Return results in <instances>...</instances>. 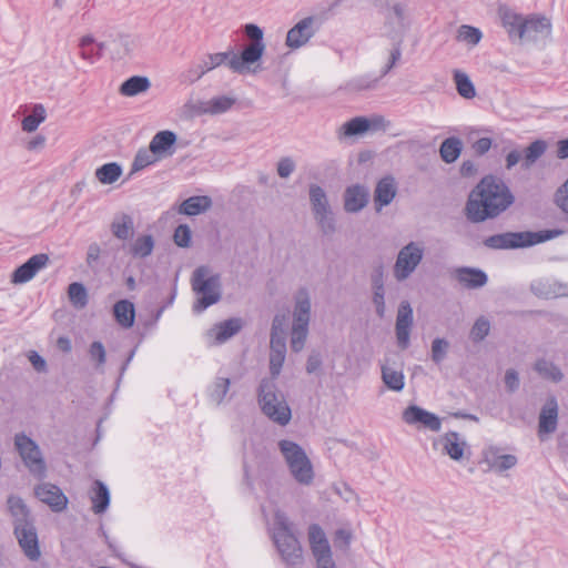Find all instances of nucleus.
Wrapping results in <instances>:
<instances>
[{"label":"nucleus","instance_id":"obj_1","mask_svg":"<svg viewBox=\"0 0 568 568\" xmlns=\"http://www.w3.org/2000/svg\"><path fill=\"white\" fill-rule=\"evenodd\" d=\"M244 33L251 42L243 48L240 54L234 52L233 49L225 52L210 53L196 67L184 73V81L194 83L205 73L225 63L232 72L245 73L250 64L261 60L265 51V43L263 41V30L257 24H245Z\"/></svg>","mask_w":568,"mask_h":568},{"label":"nucleus","instance_id":"obj_2","mask_svg":"<svg viewBox=\"0 0 568 568\" xmlns=\"http://www.w3.org/2000/svg\"><path fill=\"white\" fill-rule=\"evenodd\" d=\"M515 203L509 186L499 178L487 175L470 191L465 214L471 223L498 217Z\"/></svg>","mask_w":568,"mask_h":568},{"label":"nucleus","instance_id":"obj_3","mask_svg":"<svg viewBox=\"0 0 568 568\" xmlns=\"http://www.w3.org/2000/svg\"><path fill=\"white\" fill-rule=\"evenodd\" d=\"M257 402L262 413L273 423L286 426L292 418V410L275 379L263 378L257 389Z\"/></svg>","mask_w":568,"mask_h":568},{"label":"nucleus","instance_id":"obj_4","mask_svg":"<svg viewBox=\"0 0 568 568\" xmlns=\"http://www.w3.org/2000/svg\"><path fill=\"white\" fill-rule=\"evenodd\" d=\"M278 450L296 483L310 486L314 481V468L304 448L290 439H281L277 443Z\"/></svg>","mask_w":568,"mask_h":568},{"label":"nucleus","instance_id":"obj_5","mask_svg":"<svg viewBox=\"0 0 568 568\" xmlns=\"http://www.w3.org/2000/svg\"><path fill=\"white\" fill-rule=\"evenodd\" d=\"M192 290L199 295L193 311L201 313L221 300V276L213 274L209 266L202 265L193 271Z\"/></svg>","mask_w":568,"mask_h":568},{"label":"nucleus","instance_id":"obj_6","mask_svg":"<svg viewBox=\"0 0 568 568\" xmlns=\"http://www.w3.org/2000/svg\"><path fill=\"white\" fill-rule=\"evenodd\" d=\"M561 234L559 230H545L538 232H505L488 236L484 241V245L493 250H514L529 247Z\"/></svg>","mask_w":568,"mask_h":568},{"label":"nucleus","instance_id":"obj_7","mask_svg":"<svg viewBox=\"0 0 568 568\" xmlns=\"http://www.w3.org/2000/svg\"><path fill=\"white\" fill-rule=\"evenodd\" d=\"M311 297L306 288H300L294 296L291 348L300 353L306 343L311 321Z\"/></svg>","mask_w":568,"mask_h":568},{"label":"nucleus","instance_id":"obj_8","mask_svg":"<svg viewBox=\"0 0 568 568\" xmlns=\"http://www.w3.org/2000/svg\"><path fill=\"white\" fill-rule=\"evenodd\" d=\"M310 204L314 220L324 235H332L336 231V220L325 190L311 184L308 189Z\"/></svg>","mask_w":568,"mask_h":568},{"label":"nucleus","instance_id":"obj_9","mask_svg":"<svg viewBox=\"0 0 568 568\" xmlns=\"http://www.w3.org/2000/svg\"><path fill=\"white\" fill-rule=\"evenodd\" d=\"M14 446L29 473L37 479L47 477V464L39 445L23 433L14 437Z\"/></svg>","mask_w":568,"mask_h":568},{"label":"nucleus","instance_id":"obj_10","mask_svg":"<svg viewBox=\"0 0 568 568\" xmlns=\"http://www.w3.org/2000/svg\"><path fill=\"white\" fill-rule=\"evenodd\" d=\"M424 257V246L419 242L412 241L404 245L397 253L393 266V275L397 282H404L417 270Z\"/></svg>","mask_w":568,"mask_h":568},{"label":"nucleus","instance_id":"obj_11","mask_svg":"<svg viewBox=\"0 0 568 568\" xmlns=\"http://www.w3.org/2000/svg\"><path fill=\"white\" fill-rule=\"evenodd\" d=\"M321 22L317 17L308 16L294 24L286 33L285 44L291 50L300 49L317 33Z\"/></svg>","mask_w":568,"mask_h":568},{"label":"nucleus","instance_id":"obj_12","mask_svg":"<svg viewBox=\"0 0 568 568\" xmlns=\"http://www.w3.org/2000/svg\"><path fill=\"white\" fill-rule=\"evenodd\" d=\"M385 27L387 29V37H389L394 43L403 42V37L409 27L408 12L404 4L394 3L388 8Z\"/></svg>","mask_w":568,"mask_h":568},{"label":"nucleus","instance_id":"obj_13","mask_svg":"<svg viewBox=\"0 0 568 568\" xmlns=\"http://www.w3.org/2000/svg\"><path fill=\"white\" fill-rule=\"evenodd\" d=\"M308 540L317 568L331 565L334 561L329 542L320 525L312 524L308 527Z\"/></svg>","mask_w":568,"mask_h":568},{"label":"nucleus","instance_id":"obj_14","mask_svg":"<svg viewBox=\"0 0 568 568\" xmlns=\"http://www.w3.org/2000/svg\"><path fill=\"white\" fill-rule=\"evenodd\" d=\"M14 535L24 556L31 561H37L41 556V551L33 523L16 526Z\"/></svg>","mask_w":568,"mask_h":568},{"label":"nucleus","instance_id":"obj_15","mask_svg":"<svg viewBox=\"0 0 568 568\" xmlns=\"http://www.w3.org/2000/svg\"><path fill=\"white\" fill-rule=\"evenodd\" d=\"M402 418L408 425H420L432 432H439L442 428V419L437 415L417 405L406 407Z\"/></svg>","mask_w":568,"mask_h":568},{"label":"nucleus","instance_id":"obj_16","mask_svg":"<svg viewBox=\"0 0 568 568\" xmlns=\"http://www.w3.org/2000/svg\"><path fill=\"white\" fill-rule=\"evenodd\" d=\"M275 545L282 558L288 565H295L302 559V548L293 532L276 531L274 534Z\"/></svg>","mask_w":568,"mask_h":568},{"label":"nucleus","instance_id":"obj_17","mask_svg":"<svg viewBox=\"0 0 568 568\" xmlns=\"http://www.w3.org/2000/svg\"><path fill=\"white\" fill-rule=\"evenodd\" d=\"M559 406L555 396H549L542 405L538 417V436L542 440L545 435L556 432L558 426Z\"/></svg>","mask_w":568,"mask_h":568},{"label":"nucleus","instance_id":"obj_18","mask_svg":"<svg viewBox=\"0 0 568 568\" xmlns=\"http://www.w3.org/2000/svg\"><path fill=\"white\" fill-rule=\"evenodd\" d=\"M243 327V321L239 317L229 318L215 324L205 336L210 345H220L236 335Z\"/></svg>","mask_w":568,"mask_h":568},{"label":"nucleus","instance_id":"obj_19","mask_svg":"<svg viewBox=\"0 0 568 568\" xmlns=\"http://www.w3.org/2000/svg\"><path fill=\"white\" fill-rule=\"evenodd\" d=\"M413 325V308L407 301H403L397 311L395 333L398 346L406 349L409 345L410 328Z\"/></svg>","mask_w":568,"mask_h":568},{"label":"nucleus","instance_id":"obj_20","mask_svg":"<svg viewBox=\"0 0 568 568\" xmlns=\"http://www.w3.org/2000/svg\"><path fill=\"white\" fill-rule=\"evenodd\" d=\"M523 27L524 30H521V40L536 42L539 40L549 39L551 36V22L546 17H527Z\"/></svg>","mask_w":568,"mask_h":568},{"label":"nucleus","instance_id":"obj_21","mask_svg":"<svg viewBox=\"0 0 568 568\" xmlns=\"http://www.w3.org/2000/svg\"><path fill=\"white\" fill-rule=\"evenodd\" d=\"M34 495L42 503L47 504L53 511H62L67 508L68 498L55 485L42 483L34 488Z\"/></svg>","mask_w":568,"mask_h":568},{"label":"nucleus","instance_id":"obj_22","mask_svg":"<svg viewBox=\"0 0 568 568\" xmlns=\"http://www.w3.org/2000/svg\"><path fill=\"white\" fill-rule=\"evenodd\" d=\"M49 261L50 260L47 254L41 253L31 256L27 262L13 271L11 282L13 284H23L29 282L40 270L48 265Z\"/></svg>","mask_w":568,"mask_h":568},{"label":"nucleus","instance_id":"obj_23","mask_svg":"<svg viewBox=\"0 0 568 568\" xmlns=\"http://www.w3.org/2000/svg\"><path fill=\"white\" fill-rule=\"evenodd\" d=\"M531 292L541 298L568 297V283L551 278H538L530 284Z\"/></svg>","mask_w":568,"mask_h":568},{"label":"nucleus","instance_id":"obj_24","mask_svg":"<svg viewBox=\"0 0 568 568\" xmlns=\"http://www.w3.org/2000/svg\"><path fill=\"white\" fill-rule=\"evenodd\" d=\"M440 446L443 454L448 455L454 460H460L467 448L466 440L457 432H447L440 436L434 446Z\"/></svg>","mask_w":568,"mask_h":568},{"label":"nucleus","instance_id":"obj_25","mask_svg":"<svg viewBox=\"0 0 568 568\" xmlns=\"http://www.w3.org/2000/svg\"><path fill=\"white\" fill-rule=\"evenodd\" d=\"M369 191L366 186L354 184L344 192V210L348 213H356L363 210L368 203Z\"/></svg>","mask_w":568,"mask_h":568},{"label":"nucleus","instance_id":"obj_26","mask_svg":"<svg viewBox=\"0 0 568 568\" xmlns=\"http://www.w3.org/2000/svg\"><path fill=\"white\" fill-rule=\"evenodd\" d=\"M397 193L396 181L392 175L382 178L374 191L375 209L379 212L384 206L392 203Z\"/></svg>","mask_w":568,"mask_h":568},{"label":"nucleus","instance_id":"obj_27","mask_svg":"<svg viewBox=\"0 0 568 568\" xmlns=\"http://www.w3.org/2000/svg\"><path fill=\"white\" fill-rule=\"evenodd\" d=\"M176 134L173 131L164 130L159 131L151 140L149 146L158 159H163L174 153V145L176 142Z\"/></svg>","mask_w":568,"mask_h":568},{"label":"nucleus","instance_id":"obj_28","mask_svg":"<svg viewBox=\"0 0 568 568\" xmlns=\"http://www.w3.org/2000/svg\"><path fill=\"white\" fill-rule=\"evenodd\" d=\"M136 47V39L130 34H119L109 41L108 51L112 59L123 60L130 57Z\"/></svg>","mask_w":568,"mask_h":568},{"label":"nucleus","instance_id":"obj_29","mask_svg":"<svg viewBox=\"0 0 568 568\" xmlns=\"http://www.w3.org/2000/svg\"><path fill=\"white\" fill-rule=\"evenodd\" d=\"M457 281L466 288H479L486 285L488 277L479 268L459 267L456 270Z\"/></svg>","mask_w":568,"mask_h":568},{"label":"nucleus","instance_id":"obj_30","mask_svg":"<svg viewBox=\"0 0 568 568\" xmlns=\"http://www.w3.org/2000/svg\"><path fill=\"white\" fill-rule=\"evenodd\" d=\"M270 349V374L271 378L276 379L285 361L286 342L284 339L271 338Z\"/></svg>","mask_w":568,"mask_h":568},{"label":"nucleus","instance_id":"obj_31","mask_svg":"<svg viewBox=\"0 0 568 568\" xmlns=\"http://www.w3.org/2000/svg\"><path fill=\"white\" fill-rule=\"evenodd\" d=\"M110 231L112 235L120 241H128L134 234V220L126 213L116 214L111 224Z\"/></svg>","mask_w":568,"mask_h":568},{"label":"nucleus","instance_id":"obj_32","mask_svg":"<svg viewBox=\"0 0 568 568\" xmlns=\"http://www.w3.org/2000/svg\"><path fill=\"white\" fill-rule=\"evenodd\" d=\"M485 459L489 464L490 468L497 471L508 470L517 464V457L515 455H499L497 447L487 448L485 450Z\"/></svg>","mask_w":568,"mask_h":568},{"label":"nucleus","instance_id":"obj_33","mask_svg":"<svg viewBox=\"0 0 568 568\" xmlns=\"http://www.w3.org/2000/svg\"><path fill=\"white\" fill-rule=\"evenodd\" d=\"M211 206V197L196 195L184 200L180 205L179 212L184 215L194 216L206 212Z\"/></svg>","mask_w":568,"mask_h":568},{"label":"nucleus","instance_id":"obj_34","mask_svg":"<svg viewBox=\"0 0 568 568\" xmlns=\"http://www.w3.org/2000/svg\"><path fill=\"white\" fill-rule=\"evenodd\" d=\"M90 499L92 501V510L95 514L104 513L110 504V493L106 485L101 480H95L91 489Z\"/></svg>","mask_w":568,"mask_h":568},{"label":"nucleus","instance_id":"obj_35","mask_svg":"<svg viewBox=\"0 0 568 568\" xmlns=\"http://www.w3.org/2000/svg\"><path fill=\"white\" fill-rule=\"evenodd\" d=\"M113 314L119 325L130 328L134 324L135 308L134 304L128 300H121L113 306Z\"/></svg>","mask_w":568,"mask_h":568},{"label":"nucleus","instance_id":"obj_36","mask_svg":"<svg viewBox=\"0 0 568 568\" xmlns=\"http://www.w3.org/2000/svg\"><path fill=\"white\" fill-rule=\"evenodd\" d=\"M525 20L526 18L510 10L501 12V22L510 39H523L521 30H524Z\"/></svg>","mask_w":568,"mask_h":568},{"label":"nucleus","instance_id":"obj_37","mask_svg":"<svg viewBox=\"0 0 568 568\" xmlns=\"http://www.w3.org/2000/svg\"><path fill=\"white\" fill-rule=\"evenodd\" d=\"M8 508L11 516L13 517L14 527L19 526L20 524L23 526L24 524L33 523L27 505L20 497L9 496Z\"/></svg>","mask_w":568,"mask_h":568},{"label":"nucleus","instance_id":"obj_38","mask_svg":"<svg viewBox=\"0 0 568 568\" xmlns=\"http://www.w3.org/2000/svg\"><path fill=\"white\" fill-rule=\"evenodd\" d=\"M154 244V239L151 234H143L138 236L128 246V252L134 258H145L152 254Z\"/></svg>","mask_w":568,"mask_h":568},{"label":"nucleus","instance_id":"obj_39","mask_svg":"<svg viewBox=\"0 0 568 568\" xmlns=\"http://www.w3.org/2000/svg\"><path fill=\"white\" fill-rule=\"evenodd\" d=\"M462 151L463 142L457 136H449L445 139L439 146L440 159L447 164H452L457 161Z\"/></svg>","mask_w":568,"mask_h":568},{"label":"nucleus","instance_id":"obj_40","mask_svg":"<svg viewBox=\"0 0 568 568\" xmlns=\"http://www.w3.org/2000/svg\"><path fill=\"white\" fill-rule=\"evenodd\" d=\"M151 82L146 77L133 75L126 79L120 87V93L124 97H135L148 91Z\"/></svg>","mask_w":568,"mask_h":568},{"label":"nucleus","instance_id":"obj_41","mask_svg":"<svg viewBox=\"0 0 568 568\" xmlns=\"http://www.w3.org/2000/svg\"><path fill=\"white\" fill-rule=\"evenodd\" d=\"M382 381L386 387L394 392L403 390L405 376L400 369H395L387 364L382 365Z\"/></svg>","mask_w":568,"mask_h":568},{"label":"nucleus","instance_id":"obj_42","mask_svg":"<svg viewBox=\"0 0 568 568\" xmlns=\"http://www.w3.org/2000/svg\"><path fill=\"white\" fill-rule=\"evenodd\" d=\"M122 166L116 162H110L101 165L94 172L95 179L101 184H112L122 175Z\"/></svg>","mask_w":568,"mask_h":568},{"label":"nucleus","instance_id":"obj_43","mask_svg":"<svg viewBox=\"0 0 568 568\" xmlns=\"http://www.w3.org/2000/svg\"><path fill=\"white\" fill-rule=\"evenodd\" d=\"M547 150V143L544 140H536L530 143L523 152L521 166L528 170L535 164V162L544 155Z\"/></svg>","mask_w":568,"mask_h":568},{"label":"nucleus","instance_id":"obj_44","mask_svg":"<svg viewBox=\"0 0 568 568\" xmlns=\"http://www.w3.org/2000/svg\"><path fill=\"white\" fill-rule=\"evenodd\" d=\"M534 368L540 377L549 379L554 383H559L564 378V374L561 373L560 368L547 359H538L535 363Z\"/></svg>","mask_w":568,"mask_h":568},{"label":"nucleus","instance_id":"obj_45","mask_svg":"<svg viewBox=\"0 0 568 568\" xmlns=\"http://www.w3.org/2000/svg\"><path fill=\"white\" fill-rule=\"evenodd\" d=\"M371 121L364 116H356L344 123L341 132L344 136L363 134L371 129Z\"/></svg>","mask_w":568,"mask_h":568},{"label":"nucleus","instance_id":"obj_46","mask_svg":"<svg viewBox=\"0 0 568 568\" xmlns=\"http://www.w3.org/2000/svg\"><path fill=\"white\" fill-rule=\"evenodd\" d=\"M235 101V98L227 95L214 97L205 103L204 112L209 114L224 113L234 105Z\"/></svg>","mask_w":568,"mask_h":568},{"label":"nucleus","instance_id":"obj_47","mask_svg":"<svg viewBox=\"0 0 568 568\" xmlns=\"http://www.w3.org/2000/svg\"><path fill=\"white\" fill-rule=\"evenodd\" d=\"M454 82L458 94L464 99H473L476 95L475 87L465 72L456 70L454 72Z\"/></svg>","mask_w":568,"mask_h":568},{"label":"nucleus","instance_id":"obj_48","mask_svg":"<svg viewBox=\"0 0 568 568\" xmlns=\"http://www.w3.org/2000/svg\"><path fill=\"white\" fill-rule=\"evenodd\" d=\"M47 112L42 104H36L32 113L24 116L22 120V130L26 132H33L45 120Z\"/></svg>","mask_w":568,"mask_h":568},{"label":"nucleus","instance_id":"obj_49","mask_svg":"<svg viewBox=\"0 0 568 568\" xmlns=\"http://www.w3.org/2000/svg\"><path fill=\"white\" fill-rule=\"evenodd\" d=\"M68 296L75 308H84L88 304V292L82 283L73 282L68 287Z\"/></svg>","mask_w":568,"mask_h":568},{"label":"nucleus","instance_id":"obj_50","mask_svg":"<svg viewBox=\"0 0 568 568\" xmlns=\"http://www.w3.org/2000/svg\"><path fill=\"white\" fill-rule=\"evenodd\" d=\"M230 385L231 382L227 377H216L209 390L210 399L216 405H220L224 400Z\"/></svg>","mask_w":568,"mask_h":568},{"label":"nucleus","instance_id":"obj_51","mask_svg":"<svg viewBox=\"0 0 568 568\" xmlns=\"http://www.w3.org/2000/svg\"><path fill=\"white\" fill-rule=\"evenodd\" d=\"M373 290H374L373 303L376 308V314L379 317H384V315H385V300H384L385 291H384V284H383L382 276H376L373 278Z\"/></svg>","mask_w":568,"mask_h":568},{"label":"nucleus","instance_id":"obj_52","mask_svg":"<svg viewBox=\"0 0 568 568\" xmlns=\"http://www.w3.org/2000/svg\"><path fill=\"white\" fill-rule=\"evenodd\" d=\"M483 33L478 28L463 24L458 28L457 40L470 45H476L481 40Z\"/></svg>","mask_w":568,"mask_h":568},{"label":"nucleus","instance_id":"obj_53","mask_svg":"<svg viewBox=\"0 0 568 568\" xmlns=\"http://www.w3.org/2000/svg\"><path fill=\"white\" fill-rule=\"evenodd\" d=\"M156 160L159 159L151 152L150 148L139 150L132 163L131 174L153 164Z\"/></svg>","mask_w":568,"mask_h":568},{"label":"nucleus","instance_id":"obj_54","mask_svg":"<svg viewBox=\"0 0 568 568\" xmlns=\"http://www.w3.org/2000/svg\"><path fill=\"white\" fill-rule=\"evenodd\" d=\"M489 331H490L489 321L486 317L480 316L474 323V325L470 329V333H469V338L474 343L481 342L489 334Z\"/></svg>","mask_w":568,"mask_h":568},{"label":"nucleus","instance_id":"obj_55","mask_svg":"<svg viewBox=\"0 0 568 568\" xmlns=\"http://www.w3.org/2000/svg\"><path fill=\"white\" fill-rule=\"evenodd\" d=\"M80 55L83 60L93 63L97 58V50L94 47V38L92 36H84L79 42Z\"/></svg>","mask_w":568,"mask_h":568},{"label":"nucleus","instance_id":"obj_56","mask_svg":"<svg viewBox=\"0 0 568 568\" xmlns=\"http://www.w3.org/2000/svg\"><path fill=\"white\" fill-rule=\"evenodd\" d=\"M89 356L95 363V368L102 371L106 361V352L103 344L99 341L93 342L89 347Z\"/></svg>","mask_w":568,"mask_h":568},{"label":"nucleus","instance_id":"obj_57","mask_svg":"<svg viewBox=\"0 0 568 568\" xmlns=\"http://www.w3.org/2000/svg\"><path fill=\"white\" fill-rule=\"evenodd\" d=\"M449 343L445 338H435L432 343V359L440 364L448 352Z\"/></svg>","mask_w":568,"mask_h":568},{"label":"nucleus","instance_id":"obj_58","mask_svg":"<svg viewBox=\"0 0 568 568\" xmlns=\"http://www.w3.org/2000/svg\"><path fill=\"white\" fill-rule=\"evenodd\" d=\"M192 239V232L189 225L180 224L173 234L174 243L180 247H190Z\"/></svg>","mask_w":568,"mask_h":568},{"label":"nucleus","instance_id":"obj_59","mask_svg":"<svg viewBox=\"0 0 568 568\" xmlns=\"http://www.w3.org/2000/svg\"><path fill=\"white\" fill-rule=\"evenodd\" d=\"M286 315L276 314L272 322L271 338L285 341Z\"/></svg>","mask_w":568,"mask_h":568},{"label":"nucleus","instance_id":"obj_60","mask_svg":"<svg viewBox=\"0 0 568 568\" xmlns=\"http://www.w3.org/2000/svg\"><path fill=\"white\" fill-rule=\"evenodd\" d=\"M296 169V163L291 156L281 158L276 164V172L281 179H287Z\"/></svg>","mask_w":568,"mask_h":568},{"label":"nucleus","instance_id":"obj_61","mask_svg":"<svg viewBox=\"0 0 568 568\" xmlns=\"http://www.w3.org/2000/svg\"><path fill=\"white\" fill-rule=\"evenodd\" d=\"M400 44L402 43H393V49L390 50V53H389L388 63L382 70L381 78L386 75L395 67L396 62L400 59V57H402Z\"/></svg>","mask_w":568,"mask_h":568},{"label":"nucleus","instance_id":"obj_62","mask_svg":"<svg viewBox=\"0 0 568 568\" xmlns=\"http://www.w3.org/2000/svg\"><path fill=\"white\" fill-rule=\"evenodd\" d=\"M504 382L509 393L516 392L519 388L520 384L517 371H515L514 368L507 369L505 373Z\"/></svg>","mask_w":568,"mask_h":568},{"label":"nucleus","instance_id":"obj_63","mask_svg":"<svg viewBox=\"0 0 568 568\" xmlns=\"http://www.w3.org/2000/svg\"><path fill=\"white\" fill-rule=\"evenodd\" d=\"M28 359L31 363L34 371L38 373H45L48 371V365L45 359L38 354L36 351H30L28 353Z\"/></svg>","mask_w":568,"mask_h":568},{"label":"nucleus","instance_id":"obj_64","mask_svg":"<svg viewBox=\"0 0 568 568\" xmlns=\"http://www.w3.org/2000/svg\"><path fill=\"white\" fill-rule=\"evenodd\" d=\"M557 205L568 214V180L556 192Z\"/></svg>","mask_w":568,"mask_h":568}]
</instances>
